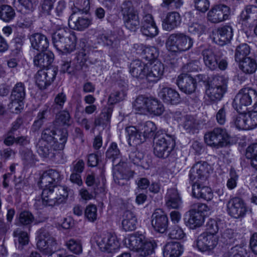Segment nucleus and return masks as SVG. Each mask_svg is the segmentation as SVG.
<instances>
[{
  "label": "nucleus",
  "mask_w": 257,
  "mask_h": 257,
  "mask_svg": "<svg viewBox=\"0 0 257 257\" xmlns=\"http://www.w3.org/2000/svg\"><path fill=\"white\" fill-rule=\"evenodd\" d=\"M61 179L60 172L56 170L49 169L43 173L39 183L45 188L42 193V200H38L36 204L42 202L44 206H53L65 200L68 195L67 188L57 185Z\"/></svg>",
  "instance_id": "1"
},
{
  "label": "nucleus",
  "mask_w": 257,
  "mask_h": 257,
  "mask_svg": "<svg viewBox=\"0 0 257 257\" xmlns=\"http://www.w3.org/2000/svg\"><path fill=\"white\" fill-rule=\"evenodd\" d=\"M124 244L130 250L137 252L142 256L151 255L154 251L157 244L150 240L142 234L133 233L124 239Z\"/></svg>",
  "instance_id": "2"
},
{
  "label": "nucleus",
  "mask_w": 257,
  "mask_h": 257,
  "mask_svg": "<svg viewBox=\"0 0 257 257\" xmlns=\"http://www.w3.org/2000/svg\"><path fill=\"white\" fill-rule=\"evenodd\" d=\"M76 37L74 32L65 27H59L52 35L54 47L63 53H70L75 50Z\"/></svg>",
  "instance_id": "3"
},
{
  "label": "nucleus",
  "mask_w": 257,
  "mask_h": 257,
  "mask_svg": "<svg viewBox=\"0 0 257 257\" xmlns=\"http://www.w3.org/2000/svg\"><path fill=\"white\" fill-rule=\"evenodd\" d=\"M226 80L223 76H216L206 84L204 98L212 103L219 101L226 92Z\"/></svg>",
  "instance_id": "4"
},
{
  "label": "nucleus",
  "mask_w": 257,
  "mask_h": 257,
  "mask_svg": "<svg viewBox=\"0 0 257 257\" xmlns=\"http://www.w3.org/2000/svg\"><path fill=\"white\" fill-rule=\"evenodd\" d=\"M193 43V40L189 36L183 33H174L168 38L166 46L169 51L181 52L190 49Z\"/></svg>",
  "instance_id": "5"
},
{
  "label": "nucleus",
  "mask_w": 257,
  "mask_h": 257,
  "mask_svg": "<svg viewBox=\"0 0 257 257\" xmlns=\"http://www.w3.org/2000/svg\"><path fill=\"white\" fill-rule=\"evenodd\" d=\"M123 22L126 29L136 32L140 28V21L138 12L134 9L129 1L124 2L121 5Z\"/></svg>",
  "instance_id": "6"
},
{
  "label": "nucleus",
  "mask_w": 257,
  "mask_h": 257,
  "mask_svg": "<svg viewBox=\"0 0 257 257\" xmlns=\"http://www.w3.org/2000/svg\"><path fill=\"white\" fill-rule=\"evenodd\" d=\"M175 147L174 140L164 135L156 136L154 141V153L160 158H166Z\"/></svg>",
  "instance_id": "7"
},
{
  "label": "nucleus",
  "mask_w": 257,
  "mask_h": 257,
  "mask_svg": "<svg viewBox=\"0 0 257 257\" xmlns=\"http://www.w3.org/2000/svg\"><path fill=\"white\" fill-rule=\"evenodd\" d=\"M204 140L208 146L218 149L227 144L229 135L225 129L216 127L205 134Z\"/></svg>",
  "instance_id": "8"
},
{
  "label": "nucleus",
  "mask_w": 257,
  "mask_h": 257,
  "mask_svg": "<svg viewBox=\"0 0 257 257\" xmlns=\"http://www.w3.org/2000/svg\"><path fill=\"white\" fill-rule=\"evenodd\" d=\"M37 247L41 250L47 253H53L49 257H62L60 254L55 253L54 251L57 249V241L49 232L44 230H41L38 236L37 243Z\"/></svg>",
  "instance_id": "9"
},
{
  "label": "nucleus",
  "mask_w": 257,
  "mask_h": 257,
  "mask_svg": "<svg viewBox=\"0 0 257 257\" xmlns=\"http://www.w3.org/2000/svg\"><path fill=\"white\" fill-rule=\"evenodd\" d=\"M95 238L97 246L102 251L112 252L120 246L119 241L115 235L107 234L103 236L96 235Z\"/></svg>",
  "instance_id": "10"
},
{
  "label": "nucleus",
  "mask_w": 257,
  "mask_h": 257,
  "mask_svg": "<svg viewBox=\"0 0 257 257\" xmlns=\"http://www.w3.org/2000/svg\"><path fill=\"white\" fill-rule=\"evenodd\" d=\"M135 172L131 170L125 162H119L113 165V179L115 183L124 185L125 182L132 178Z\"/></svg>",
  "instance_id": "11"
},
{
  "label": "nucleus",
  "mask_w": 257,
  "mask_h": 257,
  "mask_svg": "<svg viewBox=\"0 0 257 257\" xmlns=\"http://www.w3.org/2000/svg\"><path fill=\"white\" fill-rule=\"evenodd\" d=\"M208 173V165L206 162H198L194 164L189 175L192 185L203 183L207 179Z\"/></svg>",
  "instance_id": "12"
},
{
  "label": "nucleus",
  "mask_w": 257,
  "mask_h": 257,
  "mask_svg": "<svg viewBox=\"0 0 257 257\" xmlns=\"http://www.w3.org/2000/svg\"><path fill=\"white\" fill-rule=\"evenodd\" d=\"M228 214L234 218H240L244 216L247 212L246 204L241 198L234 197L229 200L227 203Z\"/></svg>",
  "instance_id": "13"
},
{
  "label": "nucleus",
  "mask_w": 257,
  "mask_h": 257,
  "mask_svg": "<svg viewBox=\"0 0 257 257\" xmlns=\"http://www.w3.org/2000/svg\"><path fill=\"white\" fill-rule=\"evenodd\" d=\"M230 14V8L224 5H217L213 7L207 14V20L214 24L227 20Z\"/></svg>",
  "instance_id": "14"
},
{
  "label": "nucleus",
  "mask_w": 257,
  "mask_h": 257,
  "mask_svg": "<svg viewBox=\"0 0 257 257\" xmlns=\"http://www.w3.org/2000/svg\"><path fill=\"white\" fill-rule=\"evenodd\" d=\"M218 241V237L217 235L205 232L198 237L196 245L201 251H209L217 245Z\"/></svg>",
  "instance_id": "15"
},
{
  "label": "nucleus",
  "mask_w": 257,
  "mask_h": 257,
  "mask_svg": "<svg viewBox=\"0 0 257 257\" xmlns=\"http://www.w3.org/2000/svg\"><path fill=\"white\" fill-rule=\"evenodd\" d=\"M12 102L9 107L13 112H17L22 108V101L25 97L24 84L21 82L17 83L14 86L12 95Z\"/></svg>",
  "instance_id": "16"
},
{
  "label": "nucleus",
  "mask_w": 257,
  "mask_h": 257,
  "mask_svg": "<svg viewBox=\"0 0 257 257\" xmlns=\"http://www.w3.org/2000/svg\"><path fill=\"white\" fill-rule=\"evenodd\" d=\"M56 74L54 68L39 70L36 75V83L40 89H45L54 81Z\"/></svg>",
  "instance_id": "17"
},
{
  "label": "nucleus",
  "mask_w": 257,
  "mask_h": 257,
  "mask_svg": "<svg viewBox=\"0 0 257 257\" xmlns=\"http://www.w3.org/2000/svg\"><path fill=\"white\" fill-rule=\"evenodd\" d=\"M255 90L250 88H244L241 89L235 96L234 103L239 109L251 104L252 99L256 97Z\"/></svg>",
  "instance_id": "18"
},
{
  "label": "nucleus",
  "mask_w": 257,
  "mask_h": 257,
  "mask_svg": "<svg viewBox=\"0 0 257 257\" xmlns=\"http://www.w3.org/2000/svg\"><path fill=\"white\" fill-rule=\"evenodd\" d=\"M152 225L155 230L161 233L165 232L168 226V218L160 209L155 210L152 215Z\"/></svg>",
  "instance_id": "19"
},
{
  "label": "nucleus",
  "mask_w": 257,
  "mask_h": 257,
  "mask_svg": "<svg viewBox=\"0 0 257 257\" xmlns=\"http://www.w3.org/2000/svg\"><path fill=\"white\" fill-rule=\"evenodd\" d=\"M146 69V78L151 82L157 81L164 73L163 64L157 60L147 63Z\"/></svg>",
  "instance_id": "20"
},
{
  "label": "nucleus",
  "mask_w": 257,
  "mask_h": 257,
  "mask_svg": "<svg viewBox=\"0 0 257 257\" xmlns=\"http://www.w3.org/2000/svg\"><path fill=\"white\" fill-rule=\"evenodd\" d=\"M91 20L79 14L74 12L69 17L68 24L73 30L82 31L91 25Z\"/></svg>",
  "instance_id": "21"
},
{
  "label": "nucleus",
  "mask_w": 257,
  "mask_h": 257,
  "mask_svg": "<svg viewBox=\"0 0 257 257\" xmlns=\"http://www.w3.org/2000/svg\"><path fill=\"white\" fill-rule=\"evenodd\" d=\"M233 36V30L231 26L225 25L219 27L214 34V42L223 46L229 43Z\"/></svg>",
  "instance_id": "22"
},
{
  "label": "nucleus",
  "mask_w": 257,
  "mask_h": 257,
  "mask_svg": "<svg viewBox=\"0 0 257 257\" xmlns=\"http://www.w3.org/2000/svg\"><path fill=\"white\" fill-rule=\"evenodd\" d=\"M176 83L179 88L186 93L191 94L195 91L196 81L190 75L183 73L179 75Z\"/></svg>",
  "instance_id": "23"
},
{
  "label": "nucleus",
  "mask_w": 257,
  "mask_h": 257,
  "mask_svg": "<svg viewBox=\"0 0 257 257\" xmlns=\"http://www.w3.org/2000/svg\"><path fill=\"white\" fill-rule=\"evenodd\" d=\"M141 31L148 37H153L158 34V30L151 15L147 14L144 17Z\"/></svg>",
  "instance_id": "24"
},
{
  "label": "nucleus",
  "mask_w": 257,
  "mask_h": 257,
  "mask_svg": "<svg viewBox=\"0 0 257 257\" xmlns=\"http://www.w3.org/2000/svg\"><path fill=\"white\" fill-rule=\"evenodd\" d=\"M159 96L166 103L176 104L180 101L179 94L171 88L165 87L161 89Z\"/></svg>",
  "instance_id": "25"
},
{
  "label": "nucleus",
  "mask_w": 257,
  "mask_h": 257,
  "mask_svg": "<svg viewBox=\"0 0 257 257\" xmlns=\"http://www.w3.org/2000/svg\"><path fill=\"white\" fill-rule=\"evenodd\" d=\"M192 194L196 198H201L207 201H210L213 197L211 189L202 183L192 185Z\"/></svg>",
  "instance_id": "26"
},
{
  "label": "nucleus",
  "mask_w": 257,
  "mask_h": 257,
  "mask_svg": "<svg viewBox=\"0 0 257 257\" xmlns=\"http://www.w3.org/2000/svg\"><path fill=\"white\" fill-rule=\"evenodd\" d=\"M181 22V18L177 12L168 13L162 21V27L164 30L170 31L177 28Z\"/></svg>",
  "instance_id": "27"
},
{
  "label": "nucleus",
  "mask_w": 257,
  "mask_h": 257,
  "mask_svg": "<svg viewBox=\"0 0 257 257\" xmlns=\"http://www.w3.org/2000/svg\"><path fill=\"white\" fill-rule=\"evenodd\" d=\"M137 53L142 55L147 60L151 61L155 59L158 55L157 48L153 46H147L141 44H136L134 45Z\"/></svg>",
  "instance_id": "28"
},
{
  "label": "nucleus",
  "mask_w": 257,
  "mask_h": 257,
  "mask_svg": "<svg viewBox=\"0 0 257 257\" xmlns=\"http://www.w3.org/2000/svg\"><path fill=\"white\" fill-rule=\"evenodd\" d=\"M30 40L32 47L39 51L46 50L49 46V41L47 37L40 33L32 35Z\"/></svg>",
  "instance_id": "29"
},
{
  "label": "nucleus",
  "mask_w": 257,
  "mask_h": 257,
  "mask_svg": "<svg viewBox=\"0 0 257 257\" xmlns=\"http://www.w3.org/2000/svg\"><path fill=\"white\" fill-rule=\"evenodd\" d=\"M183 251V247L178 242L167 243L164 248V257H178Z\"/></svg>",
  "instance_id": "30"
},
{
  "label": "nucleus",
  "mask_w": 257,
  "mask_h": 257,
  "mask_svg": "<svg viewBox=\"0 0 257 257\" xmlns=\"http://www.w3.org/2000/svg\"><path fill=\"white\" fill-rule=\"evenodd\" d=\"M166 205L168 208L178 209L182 201L177 189L171 188L168 190L166 196Z\"/></svg>",
  "instance_id": "31"
},
{
  "label": "nucleus",
  "mask_w": 257,
  "mask_h": 257,
  "mask_svg": "<svg viewBox=\"0 0 257 257\" xmlns=\"http://www.w3.org/2000/svg\"><path fill=\"white\" fill-rule=\"evenodd\" d=\"M204 222V215L196 212V209L189 211V218L186 225L191 229H195L202 225Z\"/></svg>",
  "instance_id": "32"
},
{
  "label": "nucleus",
  "mask_w": 257,
  "mask_h": 257,
  "mask_svg": "<svg viewBox=\"0 0 257 257\" xmlns=\"http://www.w3.org/2000/svg\"><path fill=\"white\" fill-rule=\"evenodd\" d=\"M147 64L139 60L133 61L130 65V73L135 77L143 78L146 77Z\"/></svg>",
  "instance_id": "33"
},
{
  "label": "nucleus",
  "mask_w": 257,
  "mask_h": 257,
  "mask_svg": "<svg viewBox=\"0 0 257 257\" xmlns=\"http://www.w3.org/2000/svg\"><path fill=\"white\" fill-rule=\"evenodd\" d=\"M67 139V131L65 128L54 131V144L52 146L54 149L61 150L64 149Z\"/></svg>",
  "instance_id": "34"
},
{
  "label": "nucleus",
  "mask_w": 257,
  "mask_h": 257,
  "mask_svg": "<svg viewBox=\"0 0 257 257\" xmlns=\"http://www.w3.org/2000/svg\"><path fill=\"white\" fill-rule=\"evenodd\" d=\"M203 61L205 65L211 70H215L218 67V61L219 57L210 49H206L202 52Z\"/></svg>",
  "instance_id": "35"
},
{
  "label": "nucleus",
  "mask_w": 257,
  "mask_h": 257,
  "mask_svg": "<svg viewBox=\"0 0 257 257\" xmlns=\"http://www.w3.org/2000/svg\"><path fill=\"white\" fill-rule=\"evenodd\" d=\"M54 55L51 52L41 53L36 55L34 59L35 65L42 68L48 67L53 62Z\"/></svg>",
  "instance_id": "36"
},
{
  "label": "nucleus",
  "mask_w": 257,
  "mask_h": 257,
  "mask_svg": "<svg viewBox=\"0 0 257 257\" xmlns=\"http://www.w3.org/2000/svg\"><path fill=\"white\" fill-rule=\"evenodd\" d=\"M137 219L135 215L130 211L125 212L122 221V226L125 231L134 230L137 227Z\"/></svg>",
  "instance_id": "37"
},
{
  "label": "nucleus",
  "mask_w": 257,
  "mask_h": 257,
  "mask_svg": "<svg viewBox=\"0 0 257 257\" xmlns=\"http://www.w3.org/2000/svg\"><path fill=\"white\" fill-rule=\"evenodd\" d=\"M125 131L128 136V142L130 145H139L145 141L144 137L138 132L134 126L126 127Z\"/></svg>",
  "instance_id": "38"
},
{
  "label": "nucleus",
  "mask_w": 257,
  "mask_h": 257,
  "mask_svg": "<svg viewBox=\"0 0 257 257\" xmlns=\"http://www.w3.org/2000/svg\"><path fill=\"white\" fill-rule=\"evenodd\" d=\"M164 111V107L161 102L155 98H149L147 112L155 115H160Z\"/></svg>",
  "instance_id": "39"
},
{
  "label": "nucleus",
  "mask_w": 257,
  "mask_h": 257,
  "mask_svg": "<svg viewBox=\"0 0 257 257\" xmlns=\"http://www.w3.org/2000/svg\"><path fill=\"white\" fill-rule=\"evenodd\" d=\"M239 63V68L245 73L252 74L256 70L257 64L255 61L250 57L245 58Z\"/></svg>",
  "instance_id": "40"
},
{
  "label": "nucleus",
  "mask_w": 257,
  "mask_h": 257,
  "mask_svg": "<svg viewBox=\"0 0 257 257\" xmlns=\"http://www.w3.org/2000/svg\"><path fill=\"white\" fill-rule=\"evenodd\" d=\"M148 97L142 95L139 96L133 103L134 109L140 114H146L147 112Z\"/></svg>",
  "instance_id": "41"
},
{
  "label": "nucleus",
  "mask_w": 257,
  "mask_h": 257,
  "mask_svg": "<svg viewBox=\"0 0 257 257\" xmlns=\"http://www.w3.org/2000/svg\"><path fill=\"white\" fill-rule=\"evenodd\" d=\"M250 53V48L246 44H242L238 45L235 50V60L236 62H240L245 58H248L247 56Z\"/></svg>",
  "instance_id": "42"
},
{
  "label": "nucleus",
  "mask_w": 257,
  "mask_h": 257,
  "mask_svg": "<svg viewBox=\"0 0 257 257\" xmlns=\"http://www.w3.org/2000/svg\"><path fill=\"white\" fill-rule=\"evenodd\" d=\"M113 108L111 106L103 109V111L95 119L94 124L95 125H104L106 124L110 120Z\"/></svg>",
  "instance_id": "43"
},
{
  "label": "nucleus",
  "mask_w": 257,
  "mask_h": 257,
  "mask_svg": "<svg viewBox=\"0 0 257 257\" xmlns=\"http://www.w3.org/2000/svg\"><path fill=\"white\" fill-rule=\"evenodd\" d=\"M15 16L14 10L10 6L2 5L0 7V19L5 22H9Z\"/></svg>",
  "instance_id": "44"
},
{
  "label": "nucleus",
  "mask_w": 257,
  "mask_h": 257,
  "mask_svg": "<svg viewBox=\"0 0 257 257\" xmlns=\"http://www.w3.org/2000/svg\"><path fill=\"white\" fill-rule=\"evenodd\" d=\"M182 126L189 133H194L198 130V123L194 118L190 115H186L183 119Z\"/></svg>",
  "instance_id": "45"
},
{
  "label": "nucleus",
  "mask_w": 257,
  "mask_h": 257,
  "mask_svg": "<svg viewBox=\"0 0 257 257\" xmlns=\"http://www.w3.org/2000/svg\"><path fill=\"white\" fill-rule=\"evenodd\" d=\"M106 156L107 159L111 160L113 165H115L117 160L119 161L120 153L116 143L111 144L106 152Z\"/></svg>",
  "instance_id": "46"
},
{
  "label": "nucleus",
  "mask_w": 257,
  "mask_h": 257,
  "mask_svg": "<svg viewBox=\"0 0 257 257\" xmlns=\"http://www.w3.org/2000/svg\"><path fill=\"white\" fill-rule=\"evenodd\" d=\"M65 245L73 253L80 254L82 252V244L79 240L70 239L65 242Z\"/></svg>",
  "instance_id": "47"
},
{
  "label": "nucleus",
  "mask_w": 257,
  "mask_h": 257,
  "mask_svg": "<svg viewBox=\"0 0 257 257\" xmlns=\"http://www.w3.org/2000/svg\"><path fill=\"white\" fill-rule=\"evenodd\" d=\"M245 250L240 245H236L224 252V257H243Z\"/></svg>",
  "instance_id": "48"
},
{
  "label": "nucleus",
  "mask_w": 257,
  "mask_h": 257,
  "mask_svg": "<svg viewBox=\"0 0 257 257\" xmlns=\"http://www.w3.org/2000/svg\"><path fill=\"white\" fill-rule=\"evenodd\" d=\"M247 128L251 130L257 126V111H248L244 113Z\"/></svg>",
  "instance_id": "49"
},
{
  "label": "nucleus",
  "mask_w": 257,
  "mask_h": 257,
  "mask_svg": "<svg viewBox=\"0 0 257 257\" xmlns=\"http://www.w3.org/2000/svg\"><path fill=\"white\" fill-rule=\"evenodd\" d=\"M143 131V137L145 140L147 138L152 137L156 131V126L152 121H147L144 125L142 128Z\"/></svg>",
  "instance_id": "50"
},
{
  "label": "nucleus",
  "mask_w": 257,
  "mask_h": 257,
  "mask_svg": "<svg viewBox=\"0 0 257 257\" xmlns=\"http://www.w3.org/2000/svg\"><path fill=\"white\" fill-rule=\"evenodd\" d=\"M51 146L43 140H39L37 144V152L42 156L47 157L49 156L51 150L50 147Z\"/></svg>",
  "instance_id": "51"
},
{
  "label": "nucleus",
  "mask_w": 257,
  "mask_h": 257,
  "mask_svg": "<svg viewBox=\"0 0 257 257\" xmlns=\"http://www.w3.org/2000/svg\"><path fill=\"white\" fill-rule=\"evenodd\" d=\"M205 27L197 22L190 23L188 24L189 32L195 35L200 36L204 32Z\"/></svg>",
  "instance_id": "52"
},
{
  "label": "nucleus",
  "mask_w": 257,
  "mask_h": 257,
  "mask_svg": "<svg viewBox=\"0 0 257 257\" xmlns=\"http://www.w3.org/2000/svg\"><path fill=\"white\" fill-rule=\"evenodd\" d=\"M236 233L233 230L229 228L225 229L221 234V240L224 243H231L235 240Z\"/></svg>",
  "instance_id": "53"
},
{
  "label": "nucleus",
  "mask_w": 257,
  "mask_h": 257,
  "mask_svg": "<svg viewBox=\"0 0 257 257\" xmlns=\"http://www.w3.org/2000/svg\"><path fill=\"white\" fill-rule=\"evenodd\" d=\"M85 216L90 222H94L97 219V207L94 205H89L85 210Z\"/></svg>",
  "instance_id": "54"
},
{
  "label": "nucleus",
  "mask_w": 257,
  "mask_h": 257,
  "mask_svg": "<svg viewBox=\"0 0 257 257\" xmlns=\"http://www.w3.org/2000/svg\"><path fill=\"white\" fill-rule=\"evenodd\" d=\"M185 236L183 229L178 226H175L170 230L169 236L170 238L174 239H181Z\"/></svg>",
  "instance_id": "55"
},
{
  "label": "nucleus",
  "mask_w": 257,
  "mask_h": 257,
  "mask_svg": "<svg viewBox=\"0 0 257 257\" xmlns=\"http://www.w3.org/2000/svg\"><path fill=\"white\" fill-rule=\"evenodd\" d=\"M34 219V216L28 211H24L19 215L20 222L24 225H28L31 224L33 222Z\"/></svg>",
  "instance_id": "56"
},
{
  "label": "nucleus",
  "mask_w": 257,
  "mask_h": 257,
  "mask_svg": "<svg viewBox=\"0 0 257 257\" xmlns=\"http://www.w3.org/2000/svg\"><path fill=\"white\" fill-rule=\"evenodd\" d=\"M126 96V93L123 91H117L112 93L108 98V102L113 104L123 100Z\"/></svg>",
  "instance_id": "57"
},
{
  "label": "nucleus",
  "mask_w": 257,
  "mask_h": 257,
  "mask_svg": "<svg viewBox=\"0 0 257 257\" xmlns=\"http://www.w3.org/2000/svg\"><path fill=\"white\" fill-rule=\"evenodd\" d=\"M216 121L220 125L225 124L227 119L226 108L223 105L216 112L215 115Z\"/></svg>",
  "instance_id": "58"
},
{
  "label": "nucleus",
  "mask_w": 257,
  "mask_h": 257,
  "mask_svg": "<svg viewBox=\"0 0 257 257\" xmlns=\"http://www.w3.org/2000/svg\"><path fill=\"white\" fill-rule=\"evenodd\" d=\"M143 158V154L138 151L131 152L129 154V158L131 161L137 165L143 166L142 160Z\"/></svg>",
  "instance_id": "59"
},
{
  "label": "nucleus",
  "mask_w": 257,
  "mask_h": 257,
  "mask_svg": "<svg viewBox=\"0 0 257 257\" xmlns=\"http://www.w3.org/2000/svg\"><path fill=\"white\" fill-rule=\"evenodd\" d=\"M218 229L219 227L218 221L214 219H209L206 223V232H208L210 234L216 235L218 231Z\"/></svg>",
  "instance_id": "60"
},
{
  "label": "nucleus",
  "mask_w": 257,
  "mask_h": 257,
  "mask_svg": "<svg viewBox=\"0 0 257 257\" xmlns=\"http://www.w3.org/2000/svg\"><path fill=\"white\" fill-rule=\"evenodd\" d=\"M14 234L15 237L18 238V241L20 244L24 245L28 243L29 237L27 232L17 229Z\"/></svg>",
  "instance_id": "61"
},
{
  "label": "nucleus",
  "mask_w": 257,
  "mask_h": 257,
  "mask_svg": "<svg viewBox=\"0 0 257 257\" xmlns=\"http://www.w3.org/2000/svg\"><path fill=\"white\" fill-rule=\"evenodd\" d=\"M234 123L238 129L248 130L244 113L236 116L234 119Z\"/></svg>",
  "instance_id": "62"
},
{
  "label": "nucleus",
  "mask_w": 257,
  "mask_h": 257,
  "mask_svg": "<svg viewBox=\"0 0 257 257\" xmlns=\"http://www.w3.org/2000/svg\"><path fill=\"white\" fill-rule=\"evenodd\" d=\"M54 131L46 129L42 133L41 139L40 140H43L52 146L54 144Z\"/></svg>",
  "instance_id": "63"
},
{
  "label": "nucleus",
  "mask_w": 257,
  "mask_h": 257,
  "mask_svg": "<svg viewBox=\"0 0 257 257\" xmlns=\"http://www.w3.org/2000/svg\"><path fill=\"white\" fill-rule=\"evenodd\" d=\"M70 116L67 111H62L57 115L56 120L57 122L64 125L70 124Z\"/></svg>",
  "instance_id": "64"
}]
</instances>
